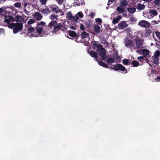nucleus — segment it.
<instances>
[{
  "mask_svg": "<svg viewBox=\"0 0 160 160\" xmlns=\"http://www.w3.org/2000/svg\"><path fill=\"white\" fill-rule=\"evenodd\" d=\"M36 30L37 33L39 35H41L42 33L43 34V27L37 26Z\"/></svg>",
  "mask_w": 160,
  "mask_h": 160,
  "instance_id": "nucleus-17",
  "label": "nucleus"
},
{
  "mask_svg": "<svg viewBox=\"0 0 160 160\" xmlns=\"http://www.w3.org/2000/svg\"><path fill=\"white\" fill-rule=\"evenodd\" d=\"M142 52L144 55L147 56L148 55L149 51L146 49H144L142 50Z\"/></svg>",
  "mask_w": 160,
  "mask_h": 160,
  "instance_id": "nucleus-31",
  "label": "nucleus"
},
{
  "mask_svg": "<svg viewBox=\"0 0 160 160\" xmlns=\"http://www.w3.org/2000/svg\"><path fill=\"white\" fill-rule=\"evenodd\" d=\"M4 21L5 22L7 23H9L10 22V20L9 19L6 18L4 20Z\"/></svg>",
  "mask_w": 160,
  "mask_h": 160,
  "instance_id": "nucleus-54",
  "label": "nucleus"
},
{
  "mask_svg": "<svg viewBox=\"0 0 160 160\" xmlns=\"http://www.w3.org/2000/svg\"><path fill=\"white\" fill-rule=\"evenodd\" d=\"M24 8H26V6L28 5L31 3V0H23Z\"/></svg>",
  "mask_w": 160,
  "mask_h": 160,
  "instance_id": "nucleus-25",
  "label": "nucleus"
},
{
  "mask_svg": "<svg viewBox=\"0 0 160 160\" xmlns=\"http://www.w3.org/2000/svg\"><path fill=\"white\" fill-rule=\"evenodd\" d=\"M68 32V34L70 37H76L77 34L76 32L75 31L69 30Z\"/></svg>",
  "mask_w": 160,
  "mask_h": 160,
  "instance_id": "nucleus-19",
  "label": "nucleus"
},
{
  "mask_svg": "<svg viewBox=\"0 0 160 160\" xmlns=\"http://www.w3.org/2000/svg\"><path fill=\"white\" fill-rule=\"evenodd\" d=\"M86 25L87 26V27L88 28L90 27L91 25L89 23H86Z\"/></svg>",
  "mask_w": 160,
  "mask_h": 160,
  "instance_id": "nucleus-59",
  "label": "nucleus"
},
{
  "mask_svg": "<svg viewBox=\"0 0 160 160\" xmlns=\"http://www.w3.org/2000/svg\"><path fill=\"white\" fill-rule=\"evenodd\" d=\"M152 23H153L154 24H158V22H157L156 21H155V20H153V21H152Z\"/></svg>",
  "mask_w": 160,
  "mask_h": 160,
  "instance_id": "nucleus-57",
  "label": "nucleus"
},
{
  "mask_svg": "<svg viewBox=\"0 0 160 160\" xmlns=\"http://www.w3.org/2000/svg\"><path fill=\"white\" fill-rule=\"evenodd\" d=\"M106 61L108 64L109 63H112L115 62L114 59L112 58H109V59L106 60Z\"/></svg>",
  "mask_w": 160,
  "mask_h": 160,
  "instance_id": "nucleus-32",
  "label": "nucleus"
},
{
  "mask_svg": "<svg viewBox=\"0 0 160 160\" xmlns=\"http://www.w3.org/2000/svg\"><path fill=\"white\" fill-rule=\"evenodd\" d=\"M73 17L71 12H68L67 13L66 18H68L69 20L72 21L73 19Z\"/></svg>",
  "mask_w": 160,
  "mask_h": 160,
  "instance_id": "nucleus-26",
  "label": "nucleus"
},
{
  "mask_svg": "<svg viewBox=\"0 0 160 160\" xmlns=\"http://www.w3.org/2000/svg\"><path fill=\"white\" fill-rule=\"evenodd\" d=\"M80 29L81 30H84V25L82 24H81L80 25Z\"/></svg>",
  "mask_w": 160,
  "mask_h": 160,
  "instance_id": "nucleus-53",
  "label": "nucleus"
},
{
  "mask_svg": "<svg viewBox=\"0 0 160 160\" xmlns=\"http://www.w3.org/2000/svg\"><path fill=\"white\" fill-rule=\"evenodd\" d=\"M136 20L134 17H131L130 19V21L131 22H135Z\"/></svg>",
  "mask_w": 160,
  "mask_h": 160,
  "instance_id": "nucleus-49",
  "label": "nucleus"
},
{
  "mask_svg": "<svg viewBox=\"0 0 160 160\" xmlns=\"http://www.w3.org/2000/svg\"><path fill=\"white\" fill-rule=\"evenodd\" d=\"M118 22V20L116 18V19H113L112 20V23L113 24H115L116 23H117Z\"/></svg>",
  "mask_w": 160,
  "mask_h": 160,
  "instance_id": "nucleus-50",
  "label": "nucleus"
},
{
  "mask_svg": "<svg viewBox=\"0 0 160 160\" xmlns=\"http://www.w3.org/2000/svg\"><path fill=\"white\" fill-rule=\"evenodd\" d=\"M118 59H120V57H119V56H118V57H117V59H118Z\"/></svg>",
  "mask_w": 160,
  "mask_h": 160,
  "instance_id": "nucleus-63",
  "label": "nucleus"
},
{
  "mask_svg": "<svg viewBox=\"0 0 160 160\" xmlns=\"http://www.w3.org/2000/svg\"><path fill=\"white\" fill-rule=\"evenodd\" d=\"M138 25L141 26L142 27L145 28L149 27L150 26V24L148 22L144 20L140 21L139 22Z\"/></svg>",
  "mask_w": 160,
  "mask_h": 160,
  "instance_id": "nucleus-7",
  "label": "nucleus"
},
{
  "mask_svg": "<svg viewBox=\"0 0 160 160\" xmlns=\"http://www.w3.org/2000/svg\"><path fill=\"white\" fill-rule=\"evenodd\" d=\"M152 33V31L151 30H146V33L145 34L146 36H148L150 35Z\"/></svg>",
  "mask_w": 160,
  "mask_h": 160,
  "instance_id": "nucleus-36",
  "label": "nucleus"
},
{
  "mask_svg": "<svg viewBox=\"0 0 160 160\" xmlns=\"http://www.w3.org/2000/svg\"><path fill=\"white\" fill-rule=\"evenodd\" d=\"M73 19L72 20L73 22H76L77 20L79 19L78 16L77 15L73 17Z\"/></svg>",
  "mask_w": 160,
  "mask_h": 160,
  "instance_id": "nucleus-38",
  "label": "nucleus"
},
{
  "mask_svg": "<svg viewBox=\"0 0 160 160\" xmlns=\"http://www.w3.org/2000/svg\"><path fill=\"white\" fill-rule=\"evenodd\" d=\"M143 1H147V2L148 1V0H143Z\"/></svg>",
  "mask_w": 160,
  "mask_h": 160,
  "instance_id": "nucleus-64",
  "label": "nucleus"
},
{
  "mask_svg": "<svg viewBox=\"0 0 160 160\" xmlns=\"http://www.w3.org/2000/svg\"><path fill=\"white\" fill-rule=\"evenodd\" d=\"M94 16V14L92 12H91L89 15V16L91 17L92 18H93Z\"/></svg>",
  "mask_w": 160,
  "mask_h": 160,
  "instance_id": "nucleus-60",
  "label": "nucleus"
},
{
  "mask_svg": "<svg viewBox=\"0 0 160 160\" xmlns=\"http://www.w3.org/2000/svg\"><path fill=\"white\" fill-rule=\"evenodd\" d=\"M14 6L18 8H20L21 7V4L20 2H18L14 3Z\"/></svg>",
  "mask_w": 160,
  "mask_h": 160,
  "instance_id": "nucleus-40",
  "label": "nucleus"
},
{
  "mask_svg": "<svg viewBox=\"0 0 160 160\" xmlns=\"http://www.w3.org/2000/svg\"><path fill=\"white\" fill-rule=\"evenodd\" d=\"M124 43L126 47L129 48L132 51L134 49V43L132 41L128 38H125L124 40Z\"/></svg>",
  "mask_w": 160,
  "mask_h": 160,
  "instance_id": "nucleus-4",
  "label": "nucleus"
},
{
  "mask_svg": "<svg viewBox=\"0 0 160 160\" xmlns=\"http://www.w3.org/2000/svg\"><path fill=\"white\" fill-rule=\"evenodd\" d=\"M77 15L80 17V18H83V13L81 12H79L78 13Z\"/></svg>",
  "mask_w": 160,
  "mask_h": 160,
  "instance_id": "nucleus-45",
  "label": "nucleus"
},
{
  "mask_svg": "<svg viewBox=\"0 0 160 160\" xmlns=\"http://www.w3.org/2000/svg\"><path fill=\"white\" fill-rule=\"evenodd\" d=\"M156 34L160 40V32H156Z\"/></svg>",
  "mask_w": 160,
  "mask_h": 160,
  "instance_id": "nucleus-51",
  "label": "nucleus"
},
{
  "mask_svg": "<svg viewBox=\"0 0 160 160\" xmlns=\"http://www.w3.org/2000/svg\"><path fill=\"white\" fill-rule=\"evenodd\" d=\"M112 65L113 66V67H110V68L114 71H121L122 72H124L125 71V73H127V71L126 68L124 66L120 64L117 63L115 65Z\"/></svg>",
  "mask_w": 160,
  "mask_h": 160,
  "instance_id": "nucleus-3",
  "label": "nucleus"
},
{
  "mask_svg": "<svg viewBox=\"0 0 160 160\" xmlns=\"http://www.w3.org/2000/svg\"><path fill=\"white\" fill-rule=\"evenodd\" d=\"M95 21L96 22H98L99 23H101L102 21V19L99 18L95 19Z\"/></svg>",
  "mask_w": 160,
  "mask_h": 160,
  "instance_id": "nucleus-44",
  "label": "nucleus"
},
{
  "mask_svg": "<svg viewBox=\"0 0 160 160\" xmlns=\"http://www.w3.org/2000/svg\"><path fill=\"white\" fill-rule=\"evenodd\" d=\"M124 65H127L129 64L128 61L127 59H124L122 61Z\"/></svg>",
  "mask_w": 160,
  "mask_h": 160,
  "instance_id": "nucleus-39",
  "label": "nucleus"
},
{
  "mask_svg": "<svg viewBox=\"0 0 160 160\" xmlns=\"http://www.w3.org/2000/svg\"><path fill=\"white\" fill-rule=\"evenodd\" d=\"M97 42V43L96 42L94 41V43L93 44V48H97V51H98L103 46L102 45L99 43L98 42Z\"/></svg>",
  "mask_w": 160,
  "mask_h": 160,
  "instance_id": "nucleus-10",
  "label": "nucleus"
},
{
  "mask_svg": "<svg viewBox=\"0 0 160 160\" xmlns=\"http://www.w3.org/2000/svg\"><path fill=\"white\" fill-rule=\"evenodd\" d=\"M121 6L123 7L127 6L128 4L127 0H121L120 1Z\"/></svg>",
  "mask_w": 160,
  "mask_h": 160,
  "instance_id": "nucleus-21",
  "label": "nucleus"
},
{
  "mask_svg": "<svg viewBox=\"0 0 160 160\" xmlns=\"http://www.w3.org/2000/svg\"><path fill=\"white\" fill-rule=\"evenodd\" d=\"M56 21L57 22L55 25L53 26L54 27L53 32L54 33L57 32L59 30H60L61 28L62 27L61 25L62 23H59L58 24L57 21Z\"/></svg>",
  "mask_w": 160,
  "mask_h": 160,
  "instance_id": "nucleus-9",
  "label": "nucleus"
},
{
  "mask_svg": "<svg viewBox=\"0 0 160 160\" xmlns=\"http://www.w3.org/2000/svg\"><path fill=\"white\" fill-rule=\"evenodd\" d=\"M3 11V9L2 8H0V13L2 12Z\"/></svg>",
  "mask_w": 160,
  "mask_h": 160,
  "instance_id": "nucleus-61",
  "label": "nucleus"
},
{
  "mask_svg": "<svg viewBox=\"0 0 160 160\" xmlns=\"http://www.w3.org/2000/svg\"><path fill=\"white\" fill-rule=\"evenodd\" d=\"M70 28L73 29V30H76V27L74 26H71L69 27Z\"/></svg>",
  "mask_w": 160,
  "mask_h": 160,
  "instance_id": "nucleus-56",
  "label": "nucleus"
},
{
  "mask_svg": "<svg viewBox=\"0 0 160 160\" xmlns=\"http://www.w3.org/2000/svg\"><path fill=\"white\" fill-rule=\"evenodd\" d=\"M41 4L42 5H45L47 2V0H39Z\"/></svg>",
  "mask_w": 160,
  "mask_h": 160,
  "instance_id": "nucleus-42",
  "label": "nucleus"
},
{
  "mask_svg": "<svg viewBox=\"0 0 160 160\" xmlns=\"http://www.w3.org/2000/svg\"><path fill=\"white\" fill-rule=\"evenodd\" d=\"M136 46H134V49L141 48L142 47V43L141 40L138 39L136 41Z\"/></svg>",
  "mask_w": 160,
  "mask_h": 160,
  "instance_id": "nucleus-8",
  "label": "nucleus"
},
{
  "mask_svg": "<svg viewBox=\"0 0 160 160\" xmlns=\"http://www.w3.org/2000/svg\"><path fill=\"white\" fill-rule=\"evenodd\" d=\"M80 35L82 39L89 37L88 34L85 31H84L82 32Z\"/></svg>",
  "mask_w": 160,
  "mask_h": 160,
  "instance_id": "nucleus-20",
  "label": "nucleus"
},
{
  "mask_svg": "<svg viewBox=\"0 0 160 160\" xmlns=\"http://www.w3.org/2000/svg\"><path fill=\"white\" fill-rule=\"evenodd\" d=\"M55 0L58 3V4H59V5H62L63 3L64 0Z\"/></svg>",
  "mask_w": 160,
  "mask_h": 160,
  "instance_id": "nucleus-46",
  "label": "nucleus"
},
{
  "mask_svg": "<svg viewBox=\"0 0 160 160\" xmlns=\"http://www.w3.org/2000/svg\"><path fill=\"white\" fill-rule=\"evenodd\" d=\"M94 31L95 33H98L100 31V27L97 25H95L94 26Z\"/></svg>",
  "mask_w": 160,
  "mask_h": 160,
  "instance_id": "nucleus-22",
  "label": "nucleus"
},
{
  "mask_svg": "<svg viewBox=\"0 0 160 160\" xmlns=\"http://www.w3.org/2000/svg\"><path fill=\"white\" fill-rule=\"evenodd\" d=\"M144 57L143 56H140L138 58V59L139 61H142L143 60Z\"/></svg>",
  "mask_w": 160,
  "mask_h": 160,
  "instance_id": "nucleus-47",
  "label": "nucleus"
},
{
  "mask_svg": "<svg viewBox=\"0 0 160 160\" xmlns=\"http://www.w3.org/2000/svg\"><path fill=\"white\" fill-rule=\"evenodd\" d=\"M149 12L153 16H156L158 14L157 12L155 10L150 9Z\"/></svg>",
  "mask_w": 160,
  "mask_h": 160,
  "instance_id": "nucleus-27",
  "label": "nucleus"
},
{
  "mask_svg": "<svg viewBox=\"0 0 160 160\" xmlns=\"http://www.w3.org/2000/svg\"><path fill=\"white\" fill-rule=\"evenodd\" d=\"M34 17L38 21H40L42 19V16L41 13L37 12L34 14Z\"/></svg>",
  "mask_w": 160,
  "mask_h": 160,
  "instance_id": "nucleus-13",
  "label": "nucleus"
},
{
  "mask_svg": "<svg viewBox=\"0 0 160 160\" xmlns=\"http://www.w3.org/2000/svg\"><path fill=\"white\" fill-rule=\"evenodd\" d=\"M151 61L154 64L157 65L159 63V58L152 56Z\"/></svg>",
  "mask_w": 160,
  "mask_h": 160,
  "instance_id": "nucleus-14",
  "label": "nucleus"
},
{
  "mask_svg": "<svg viewBox=\"0 0 160 160\" xmlns=\"http://www.w3.org/2000/svg\"><path fill=\"white\" fill-rule=\"evenodd\" d=\"M9 18L10 20V21H12V22H13L14 21H15V19L14 17H13L12 16H9Z\"/></svg>",
  "mask_w": 160,
  "mask_h": 160,
  "instance_id": "nucleus-52",
  "label": "nucleus"
},
{
  "mask_svg": "<svg viewBox=\"0 0 160 160\" xmlns=\"http://www.w3.org/2000/svg\"><path fill=\"white\" fill-rule=\"evenodd\" d=\"M121 18L122 17L121 16H118V17L116 18V19L118 20L119 21L121 19Z\"/></svg>",
  "mask_w": 160,
  "mask_h": 160,
  "instance_id": "nucleus-58",
  "label": "nucleus"
},
{
  "mask_svg": "<svg viewBox=\"0 0 160 160\" xmlns=\"http://www.w3.org/2000/svg\"><path fill=\"white\" fill-rule=\"evenodd\" d=\"M98 64L100 66L106 68H108V65L106 63H104L103 61H101L98 62Z\"/></svg>",
  "mask_w": 160,
  "mask_h": 160,
  "instance_id": "nucleus-23",
  "label": "nucleus"
},
{
  "mask_svg": "<svg viewBox=\"0 0 160 160\" xmlns=\"http://www.w3.org/2000/svg\"><path fill=\"white\" fill-rule=\"evenodd\" d=\"M160 55V51L158 50L157 51L154 53V55L153 56L156 57L158 58V57Z\"/></svg>",
  "mask_w": 160,
  "mask_h": 160,
  "instance_id": "nucleus-37",
  "label": "nucleus"
},
{
  "mask_svg": "<svg viewBox=\"0 0 160 160\" xmlns=\"http://www.w3.org/2000/svg\"><path fill=\"white\" fill-rule=\"evenodd\" d=\"M46 23L45 22H43L42 21L38 22V26L42 27H45L46 25Z\"/></svg>",
  "mask_w": 160,
  "mask_h": 160,
  "instance_id": "nucleus-29",
  "label": "nucleus"
},
{
  "mask_svg": "<svg viewBox=\"0 0 160 160\" xmlns=\"http://www.w3.org/2000/svg\"><path fill=\"white\" fill-rule=\"evenodd\" d=\"M154 3L155 5H158L160 4V0H155Z\"/></svg>",
  "mask_w": 160,
  "mask_h": 160,
  "instance_id": "nucleus-48",
  "label": "nucleus"
},
{
  "mask_svg": "<svg viewBox=\"0 0 160 160\" xmlns=\"http://www.w3.org/2000/svg\"><path fill=\"white\" fill-rule=\"evenodd\" d=\"M15 21L17 22H20V23L22 24L24 22V20L21 16L17 15L16 17Z\"/></svg>",
  "mask_w": 160,
  "mask_h": 160,
  "instance_id": "nucleus-12",
  "label": "nucleus"
},
{
  "mask_svg": "<svg viewBox=\"0 0 160 160\" xmlns=\"http://www.w3.org/2000/svg\"><path fill=\"white\" fill-rule=\"evenodd\" d=\"M116 10L118 13H122L124 12V9L120 7H118Z\"/></svg>",
  "mask_w": 160,
  "mask_h": 160,
  "instance_id": "nucleus-30",
  "label": "nucleus"
},
{
  "mask_svg": "<svg viewBox=\"0 0 160 160\" xmlns=\"http://www.w3.org/2000/svg\"><path fill=\"white\" fill-rule=\"evenodd\" d=\"M157 78L158 80H160V77L159 76H158L157 77Z\"/></svg>",
  "mask_w": 160,
  "mask_h": 160,
  "instance_id": "nucleus-62",
  "label": "nucleus"
},
{
  "mask_svg": "<svg viewBox=\"0 0 160 160\" xmlns=\"http://www.w3.org/2000/svg\"><path fill=\"white\" fill-rule=\"evenodd\" d=\"M97 52L98 53L99 55L101 57L102 59L103 60H105V59L107 58L106 54V50L102 46Z\"/></svg>",
  "mask_w": 160,
  "mask_h": 160,
  "instance_id": "nucleus-5",
  "label": "nucleus"
},
{
  "mask_svg": "<svg viewBox=\"0 0 160 160\" xmlns=\"http://www.w3.org/2000/svg\"><path fill=\"white\" fill-rule=\"evenodd\" d=\"M57 22L56 20L51 21L47 26L43 27V35H47L49 33V30L53 27Z\"/></svg>",
  "mask_w": 160,
  "mask_h": 160,
  "instance_id": "nucleus-2",
  "label": "nucleus"
},
{
  "mask_svg": "<svg viewBox=\"0 0 160 160\" xmlns=\"http://www.w3.org/2000/svg\"><path fill=\"white\" fill-rule=\"evenodd\" d=\"M88 52L90 55L92 57L95 58H98V54L96 52L92 51L89 52L88 50Z\"/></svg>",
  "mask_w": 160,
  "mask_h": 160,
  "instance_id": "nucleus-16",
  "label": "nucleus"
},
{
  "mask_svg": "<svg viewBox=\"0 0 160 160\" xmlns=\"http://www.w3.org/2000/svg\"><path fill=\"white\" fill-rule=\"evenodd\" d=\"M58 16V15H55L54 14H52L50 16L49 18L51 20L57 19Z\"/></svg>",
  "mask_w": 160,
  "mask_h": 160,
  "instance_id": "nucleus-35",
  "label": "nucleus"
},
{
  "mask_svg": "<svg viewBox=\"0 0 160 160\" xmlns=\"http://www.w3.org/2000/svg\"><path fill=\"white\" fill-rule=\"evenodd\" d=\"M39 11L44 14H48L50 12V11L48 8H46L43 9H39Z\"/></svg>",
  "mask_w": 160,
  "mask_h": 160,
  "instance_id": "nucleus-15",
  "label": "nucleus"
},
{
  "mask_svg": "<svg viewBox=\"0 0 160 160\" xmlns=\"http://www.w3.org/2000/svg\"><path fill=\"white\" fill-rule=\"evenodd\" d=\"M131 64L133 67H137L140 65L139 63L136 60H133L131 63Z\"/></svg>",
  "mask_w": 160,
  "mask_h": 160,
  "instance_id": "nucleus-24",
  "label": "nucleus"
},
{
  "mask_svg": "<svg viewBox=\"0 0 160 160\" xmlns=\"http://www.w3.org/2000/svg\"><path fill=\"white\" fill-rule=\"evenodd\" d=\"M128 11L130 13H132L135 12L136 8H129L127 9Z\"/></svg>",
  "mask_w": 160,
  "mask_h": 160,
  "instance_id": "nucleus-28",
  "label": "nucleus"
},
{
  "mask_svg": "<svg viewBox=\"0 0 160 160\" xmlns=\"http://www.w3.org/2000/svg\"><path fill=\"white\" fill-rule=\"evenodd\" d=\"M28 30L30 32H33L35 31V28L31 27L28 29Z\"/></svg>",
  "mask_w": 160,
  "mask_h": 160,
  "instance_id": "nucleus-43",
  "label": "nucleus"
},
{
  "mask_svg": "<svg viewBox=\"0 0 160 160\" xmlns=\"http://www.w3.org/2000/svg\"><path fill=\"white\" fill-rule=\"evenodd\" d=\"M75 40L77 42H79L82 39L80 35L77 34L76 36Z\"/></svg>",
  "mask_w": 160,
  "mask_h": 160,
  "instance_id": "nucleus-33",
  "label": "nucleus"
},
{
  "mask_svg": "<svg viewBox=\"0 0 160 160\" xmlns=\"http://www.w3.org/2000/svg\"><path fill=\"white\" fill-rule=\"evenodd\" d=\"M127 25H128L126 24L125 21L122 22L118 24V27L119 29H123L127 26Z\"/></svg>",
  "mask_w": 160,
  "mask_h": 160,
  "instance_id": "nucleus-11",
  "label": "nucleus"
},
{
  "mask_svg": "<svg viewBox=\"0 0 160 160\" xmlns=\"http://www.w3.org/2000/svg\"><path fill=\"white\" fill-rule=\"evenodd\" d=\"M145 7V6L144 4H142L140 3H138L136 8L139 11H140L144 9Z\"/></svg>",
  "mask_w": 160,
  "mask_h": 160,
  "instance_id": "nucleus-18",
  "label": "nucleus"
},
{
  "mask_svg": "<svg viewBox=\"0 0 160 160\" xmlns=\"http://www.w3.org/2000/svg\"><path fill=\"white\" fill-rule=\"evenodd\" d=\"M115 0H108V5H109V4L112 3Z\"/></svg>",
  "mask_w": 160,
  "mask_h": 160,
  "instance_id": "nucleus-55",
  "label": "nucleus"
},
{
  "mask_svg": "<svg viewBox=\"0 0 160 160\" xmlns=\"http://www.w3.org/2000/svg\"><path fill=\"white\" fill-rule=\"evenodd\" d=\"M49 8H50V11L52 12H55L56 13H58L62 12V9L59 8L56 5L50 6Z\"/></svg>",
  "mask_w": 160,
  "mask_h": 160,
  "instance_id": "nucleus-6",
  "label": "nucleus"
},
{
  "mask_svg": "<svg viewBox=\"0 0 160 160\" xmlns=\"http://www.w3.org/2000/svg\"><path fill=\"white\" fill-rule=\"evenodd\" d=\"M61 25L62 27L61 28L60 30L63 32H65V30H66L67 29V28L66 27L65 25L63 23H62Z\"/></svg>",
  "mask_w": 160,
  "mask_h": 160,
  "instance_id": "nucleus-34",
  "label": "nucleus"
},
{
  "mask_svg": "<svg viewBox=\"0 0 160 160\" xmlns=\"http://www.w3.org/2000/svg\"><path fill=\"white\" fill-rule=\"evenodd\" d=\"M8 27L9 28L13 29V33L16 34L22 30L23 25L19 22L12 23L8 25Z\"/></svg>",
  "mask_w": 160,
  "mask_h": 160,
  "instance_id": "nucleus-1",
  "label": "nucleus"
},
{
  "mask_svg": "<svg viewBox=\"0 0 160 160\" xmlns=\"http://www.w3.org/2000/svg\"><path fill=\"white\" fill-rule=\"evenodd\" d=\"M35 22V20L32 19H29L28 22V24H32Z\"/></svg>",
  "mask_w": 160,
  "mask_h": 160,
  "instance_id": "nucleus-41",
  "label": "nucleus"
}]
</instances>
